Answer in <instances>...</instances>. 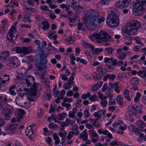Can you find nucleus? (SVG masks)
Here are the masks:
<instances>
[{"instance_id": "f257e3e1", "label": "nucleus", "mask_w": 146, "mask_h": 146, "mask_svg": "<svg viewBox=\"0 0 146 146\" xmlns=\"http://www.w3.org/2000/svg\"><path fill=\"white\" fill-rule=\"evenodd\" d=\"M17 79L20 81L23 80V82L26 84L28 87V99L32 101L36 100V91L39 85V84L35 82V79L32 76H29L27 77L22 73H17Z\"/></svg>"}, {"instance_id": "f03ea898", "label": "nucleus", "mask_w": 146, "mask_h": 146, "mask_svg": "<svg viewBox=\"0 0 146 146\" xmlns=\"http://www.w3.org/2000/svg\"><path fill=\"white\" fill-rule=\"evenodd\" d=\"M105 20L104 17H100V15L97 12L93 10L88 11L85 15L84 18V24L87 27L91 26L88 28L89 31H94L97 24H100Z\"/></svg>"}, {"instance_id": "7ed1b4c3", "label": "nucleus", "mask_w": 146, "mask_h": 146, "mask_svg": "<svg viewBox=\"0 0 146 146\" xmlns=\"http://www.w3.org/2000/svg\"><path fill=\"white\" fill-rule=\"evenodd\" d=\"M141 26L140 23L137 21H132L127 23L125 29L122 31L124 39L131 41L133 39V37L129 36L136 34Z\"/></svg>"}, {"instance_id": "20e7f679", "label": "nucleus", "mask_w": 146, "mask_h": 146, "mask_svg": "<svg viewBox=\"0 0 146 146\" xmlns=\"http://www.w3.org/2000/svg\"><path fill=\"white\" fill-rule=\"evenodd\" d=\"M89 37L92 40H96L98 43L108 41L111 38V36L104 31H97L91 34Z\"/></svg>"}, {"instance_id": "39448f33", "label": "nucleus", "mask_w": 146, "mask_h": 146, "mask_svg": "<svg viewBox=\"0 0 146 146\" xmlns=\"http://www.w3.org/2000/svg\"><path fill=\"white\" fill-rule=\"evenodd\" d=\"M106 23L110 27H114L118 25L119 20L118 17L115 14L109 15L106 19Z\"/></svg>"}, {"instance_id": "423d86ee", "label": "nucleus", "mask_w": 146, "mask_h": 146, "mask_svg": "<svg viewBox=\"0 0 146 146\" xmlns=\"http://www.w3.org/2000/svg\"><path fill=\"white\" fill-rule=\"evenodd\" d=\"M16 28L14 27H12L9 30L8 34L7 36V39L13 42L18 37L17 34H15Z\"/></svg>"}, {"instance_id": "0eeeda50", "label": "nucleus", "mask_w": 146, "mask_h": 146, "mask_svg": "<svg viewBox=\"0 0 146 146\" xmlns=\"http://www.w3.org/2000/svg\"><path fill=\"white\" fill-rule=\"evenodd\" d=\"M44 56L43 54H42L40 56V59L39 60V61L37 62L35 64L37 67L38 70L40 71H42L44 69V68L41 66L45 64L47 62V59L46 56Z\"/></svg>"}, {"instance_id": "6e6552de", "label": "nucleus", "mask_w": 146, "mask_h": 146, "mask_svg": "<svg viewBox=\"0 0 146 146\" xmlns=\"http://www.w3.org/2000/svg\"><path fill=\"white\" fill-rule=\"evenodd\" d=\"M132 0H120L115 4V7L121 9L126 8L128 7L129 3Z\"/></svg>"}, {"instance_id": "1a4fd4ad", "label": "nucleus", "mask_w": 146, "mask_h": 146, "mask_svg": "<svg viewBox=\"0 0 146 146\" xmlns=\"http://www.w3.org/2000/svg\"><path fill=\"white\" fill-rule=\"evenodd\" d=\"M135 5L137 9L143 11H146V0H136Z\"/></svg>"}, {"instance_id": "9d476101", "label": "nucleus", "mask_w": 146, "mask_h": 146, "mask_svg": "<svg viewBox=\"0 0 146 146\" xmlns=\"http://www.w3.org/2000/svg\"><path fill=\"white\" fill-rule=\"evenodd\" d=\"M9 66L11 68H15L17 67L19 65L20 62L19 61L17 58L12 57L9 59Z\"/></svg>"}, {"instance_id": "9b49d317", "label": "nucleus", "mask_w": 146, "mask_h": 146, "mask_svg": "<svg viewBox=\"0 0 146 146\" xmlns=\"http://www.w3.org/2000/svg\"><path fill=\"white\" fill-rule=\"evenodd\" d=\"M11 110L10 109L4 108L1 111L2 115L4 116V119L6 121L9 120L11 118L10 115Z\"/></svg>"}, {"instance_id": "f8f14e48", "label": "nucleus", "mask_w": 146, "mask_h": 146, "mask_svg": "<svg viewBox=\"0 0 146 146\" xmlns=\"http://www.w3.org/2000/svg\"><path fill=\"white\" fill-rule=\"evenodd\" d=\"M67 3L69 5H72L71 7L75 10L80 8V4L75 1V0H68L67 1Z\"/></svg>"}, {"instance_id": "ddd939ff", "label": "nucleus", "mask_w": 146, "mask_h": 146, "mask_svg": "<svg viewBox=\"0 0 146 146\" xmlns=\"http://www.w3.org/2000/svg\"><path fill=\"white\" fill-rule=\"evenodd\" d=\"M16 126L14 124L8 125L6 130L8 133L11 134L15 133L16 132Z\"/></svg>"}, {"instance_id": "4468645a", "label": "nucleus", "mask_w": 146, "mask_h": 146, "mask_svg": "<svg viewBox=\"0 0 146 146\" xmlns=\"http://www.w3.org/2000/svg\"><path fill=\"white\" fill-rule=\"evenodd\" d=\"M83 139L86 141V144H89L91 143L90 140H88V133L86 129L84 130L83 132Z\"/></svg>"}, {"instance_id": "2eb2a0df", "label": "nucleus", "mask_w": 146, "mask_h": 146, "mask_svg": "<svg viewBox=\"0 0 146 146\" xmlns=\"http://www.w3.org/2000/svg\"><path fill=\"white\" fill-rule=\"evenodd\" d=\"M91 49L92 54L96 55L98 54L103 50L102 48H95L93 45L92 46Z\"/></svg>"}, {"instance_id": "dca6fc26", "label": "nucleus", "mask_w": 146, "mask_h": 146, "mask_svg": "<svg viewBox=\"0 0 146 146\" xmlns=\"http://www.w3.org/2000/svg\"><path fill=\"white\" fill-rule=\"evenodd\" d=\"M72 111H70L68 114V116L70 118L73 119L76 118L77 117L76 116V114L77 112V110L76 108H74Z\"/></svg>"}, {"instance_id": "f3484780", "label": "nucleus", "mask_w": 146, "mask_h": 146, "mask_svg": "<svg viewBox=\"0 0 146 146\" xmlns=\"http://www.w3.org/2000/svg\"><path fill=\"white\" fill-rule=\"evenodd\" d=\"M25 133L26 135L32 139L31 136L34 134V133L33 130L31 129V128L27 127Z\"/></svg>"}, {"instance_id": "a211bd4d", "label": "nucleus", "mask_w": 146, "mask_h": 146, "mask_svg": "<svg viewBox=\"0 0 146 146\" xmlns=\"http://www.w3.org/2000/svg\"><path fill=\"white\" fill-rule=\"evenodd\" d=\"M129 113L133 115H135L137 114V111L134 108V106H130L129 107Z\"/></svg>"}, {"instance_id": "6ab92c4d", "label": "nucleus", "mask_w": 146, "mask_h": 146, "mask_svg": "<svg viewBox=\"0 0 146 146\" xmlns=\"http://www.w3.org/2000/svg\"><path fill=\"white\" fill-rule=\"evenodd\" d=\"M9 52L8 51H6V52H3L2 56H0V58L2 60V58L4 61H5L6 58L8 57H9L10 56Z\"/></svg>"}, {"instance_id": "aec40b11", "label": "nucleus", "mask_w": 146, "mask_h": 146, "mask_svg": "<svg viewBox=\"0 0 146 146\" xmlns=\"http://www.w3.org/2000/svg\"><path fill=\"white\" fill-rule=\"evenodd\" d=\"M13 50L18 53H23V47L15 46L13 48Z\"/></svg>"}, {"instance_id": "412c9836", "label": "nucleus", "mask_w": 146, "mask_h": 146, "mask_svg": "<svg viewBox=\"0 0 146 146\" xmlns=\"http://www.w3.org/2000/svg\"><path fill=\"white\" fill-rule=\"evenodd\" d=\"M3 79L4 80H1L0 81V83L2 85V84H5L6 82L10 80V78L9 75L5 74L3 76Z\"/></svg>"}, {"instance_id": "4be33fe9", "label": "nucleus", "mask_w": 146, "mask_h": 146, "mask_svg": "<svg viewBox=\"0 0 146 146\" xmlns=\"http://www.w3.org/2000/svg\"><path fill=\"white\" fill-rule=\"evenodd\" d=\"M129 92L128 90H125L123 92V95L124 97L129 101H130L131 99L129 96Z\"/></svg>"}, {"instance_id": "5701e85b", "label": "nucleus", "mask_w": 146, "mask_h": 146, "mask_svg": "<svg viewBox=\"0 0 146 146\" xmlns=\"http://www.w3.org/2000/svg\"><path fill=\"white\" fill-rule=\"evenodd\" d=\"M93 45L87 41L83 40V47L85 48H90L91 49Z\"/></svg>"}, {"instance_id": "b1692460", "label": "nucleus", "mask_w": 146, "mask_h": 146, "mask_svg": "<svg viewBox=\"0 0 146 146\" xmlns=\"http://www.w3.org/2000/svg\"><path fill=\"white\" fill-rule=\"evenodd\" d=\"M43 26L42 27V29L44 30H47L50 27V25L48 22L43 21L42 22Z\"/></svg>"}, {"instance_id": "393cba45", "label": "nucleus", "mask_w": 146, "mask_h": 146, "mask_svg": "<svg viewBox=\"0 0 146 146\" xmlns=\"http://www.w3.org/2000/svg\"><path fill=\"white\" fill-rule=\"evenodd\" d=\"M139 82V79L137 77L132 78L131 79V84L133 85H137Z\"/></svg>"}, {"instance_id": "a878e982", "label": "nucleus", "mask_w": 146, "mask_h": 146, "mask_svg": "<svg viewBox=\"0 0 146 146\" xmlns=\"http://www.w3.org/2000/svg\"><path fill=\"white\" fill-rule=\"evenodd\" d=\"M82 115V113L80 112H79L78 113L76 116L77 117L75 119L77 120V123L78 124L82 123V121H81V118Z\"/></svg>"}, {"instance_id": "bb28decb", "label": "nucleus", "mask_w": 146, "mask_h": 146, "mask_svg": "<svg viewBox=\"0 0 146 146\" xmlns=\"http://www.w3.org/2000/svg\"><path fill=\"white\" fill-rule=\"evenodd\" d=\"M32 50L31 47H23V53L28 54L31 53Z\"/></svg>"}, {"instance_id": "cd10ccee", "label": "nucleus", "mask_w": 146, "mask_h": 146, "mask_svg": "<svg viewBox=\"0 0 146 146\" xmlns=\"http://www.w3.org/2000/svg\"><path fill=\"white\" fill-rule=\"evenodd\" d=\"M93 77L95 80L97 81L101 79L102 77V75L99 74H97L95 72H94L92 73Z\"/></svg>"}, {"instance_id": "c85d7f7f", "label": "nucleus", "mask_w": 146, "mask_h": 146, "mask_svg": "<svg viewBox=\"0 0 146 146\" xmlns=\"http://www.w3.org/2000/svg\"><path fill=\"white\" fill-rule=\"evenodd\" d=\"M137 123V126L139 128H144L145 124V123L143 120H141L138 121Z\"/></svg>"}, {"instance_id": "c756f323", "label": "nucleus", "mask_w": 146, "mask_h": 146, "mask_svg": "<svg viewBox=\"0 0 146 146\" xmlns=\"http://www.w3.org/2000/svg\"><path fill=\"white\" fill-rule=\"evenodd\" d=\"M59 126L56 124L52 122L48 125V127L51 129H54L58 128Z\"/></svg>"}, {"instance_id": "7c9ffc66", "label": "nucleus", "mask_w": 146, "mask_h": 146, "mask_svg": "<svg viewBox=\"0 0 146 146\" xmlns=\"http://www.w3.org/2000/svg\"><path fill=\"white\" fill-rule=\"evenodd\" d=\"M70 128L71 130L75 131L78 129V127L72 121L70 124Z\"/></svg>"}, {"instance_id": "2f4dec72", "label": "nucleus", "mask_w": 146, "mask_h": 146, "mask_svg": "<svg viewBox=\"0 0 146 146\" xmlns=\"http://www.w3.org/2000/svg\"><path fill=\"white\" fill-rule=\"evenodd\" d=\"M27 72V70L24 68H22L21 69L19 68L17 71V73H22V74L24 75L25 76Z\"/></svg>"}, {"instance_id": "473e14b6", "label": "nucleus", "mask_w": 146, "mask_h": 146, "mask_svg": "<svg viewBox=\"0 0 146 146\" xmlns=\"http://www.w3.org/2000/svg\"><path fill=\"white\" fill-rule=\"evenodd\" d=\"M124 52H122L119 54L118 55V58L120 60H124L125 59L126 57V55Z\"/></svg>"}, {"instance_id": "72a5a7b5", "label": "nucleus", "mask_w": 146, "mask_h": 146, "mask_svg": "<svg viewBox=\"0 0 146 146\" xmlns=\"http://www.w3.org/2000/svg\"><path fill=\"white\" fill-rule=\"evenodd\" d=\"M116 99L119 104L121 105L123 104V98L122 96H117Z\"/></svg>"}, {"instance_id": "f704fd0d", "label": "nucleus", "mask_w": 146, "mask_h": 146, "mask_svg": "<svg viewBox=\"0 0 146 146\" xmlns=\"http://www.w3.org/2000/svg\"><path fill=\"white\" fill-rule=\"evenodd\" d=\"M65 116L66 115L65 113H61L57 115V118L58 120H63L65 118Z\"/></svg>"}, {"instance_id": "c9c22d12", "label": "nucleus", "mask_w": 146, "mask_h": 146, "mask_svg": "<svg viewBox=\"0 0 146 146\" xmlns=\"http://www.w3.org/2000/svg\"><path fill=\"white\" fill-rule=\"evenodd\" d=\"M114 49L111 47L109 48H107L105 49V51H106L107 53L106 54H111L112 53V52L114 51Z\"/></svg>"}, {"instance_id": "e433bc0d", "label": "nucleus", "mask_w": 146, "mask_h": 146, "mask_svg": "<svg viewBox=\"0 0 146 146\" xmlns=\"http://www.w3.org/2000/svg\"><path fill=\"white\" fill-rule=\"evenodd\" d=\"M68 19L69 20V21L70 22V26L71 27H72L73 26H74L75 25L74 24L76 22V19L75 18H69Z\"/></svg>"}, {"instance_id": "4c0bfd02", "label": "nucleus", "mask_w": 146, "mask_h": 146, "mask_svg": "<svg viewBox=\"0 0 146 146\" xmlns=\"http://www.w3.org/2000/svg\"><path fill=\"white\" fill-rule=\"evenodd\" d=\"M124 129H125V128L124 127L120 126L119 127V129H117L116 132L118 133L123 134V130Z\"/></svg>"}, {"instance_id": "58836bf2", "label": "nucleus", "mask_w": 146, "mask_h": 146, "mask_svg": "<svg viewBox=\"0 0 146 146\" xmlns=\"http://www.w3.org/2000/svg\"><path fill=\"white\" fill-rule=\"evenodd\" d=\"M99 114V118H100L102 116H104L105 113V110L104 109H102L98 111Z\"/></svg>"}, {"instance_id": "ea45409f", "label": "nucleus", "mask_w": 146, "mask_h": 146, "mask_svg": "<svg viewBox=\"0 0 146 146\" xmlns=\"http://www.w3.org/2000/svg\"><path fill=\"white\" fill-rule=\"evenodd\" d=\"M106 68L108 69L109 72L112 71L114 69V67L112 64L109 65L108 64L106 65Z\"/></svg>"}, {"instance_id": "a19ab883", "label": "nucleus", "mask_w": 146, "mask_h": 146, "mask_svg": "<svg viewBox=\"0 0 146 146\" xmlns=\"http://www.w3.org/2000/svg\"><path fill=\"white\" fill-rule=\"evenodd\" d=\"M97 68V70L98 72L102 74L103 75H104L105 73L104 72L105 69L101 67L100 66H98Z\"/></svg>"}, {"instance_id": "79ce46f5", "label": "nucleus", "mask_w": 146, "mask_h": 146, "mask_svg": "<svg viewBox=\"0 0 146 146\" xmlns=\"http://www.w3.org/2000/svg\"><path fill=\"white\" fill-rule=\"evenodd\" d=\"M57 116H56L54 114H52L51 118L54 121L55 123H60V121H58L56 119L57 118Z\"/></svg>"}, {"instance_id": "37998d69", "label": "nucleus", "mask_w": 146, "mask_h": 146, "mask_svg": "<svg viewBox=\"0 0 146 146\" xmlns=\"http://www.w3.org/2000/svg\"><path fill=\"white\" fill-rule=\"evenodd\" d=\"M97 98V96L95 94H94L90 96L89 99L91 102H93L96 101V100Z\"/></svg>"}, {"instance_id": "c03bdc74", "label": "nucleus", "mask_w": 146, "mask_h": 146, "mask_svg": "<svg viewBox=\"0 0 146 146\" xmlns=\"http://www.w3.org/2000/svg\"><path fill=\"white\" fill-rule=\"evenodd\" d=\"M23 21L24 22H29L31 23L32 20H31L28 17L25 16L23 18Z\"/></svg>"}, {"instance_id": "a18cd8bd", "label": "nucleus", "mask_w": 146, "mask_h": 146, "mask_svg": "<svg viewBox=\"0 0 146 146\" xmlns=\"http://www.w3.org/2000/svg\"><path fill=\"white\" fill-rule=\"evenodd\" d=\"M63 87L66 90H69L70 87V86L69 85V84L68 82H66L63 85Z\"/></svg>"}, {"instance_id": "49530a36", "label": "nucleus", "mask_w": 146, "mask_h": 146, "mask_svg": "<svg viewBox=\"0 0 146 146\" xmlns=\"http://www.w3.org/2000/svg\"><path fill=\"white\" fill-rule=\"evenodd\" d=\"M129 129L132 132H134L137 128L136 126H133L132 125H130L128 127Z\"/></svg>"}, {"instance_id": "de8ad7c7", "label": "nucleus", "mask_w": 146, "mask_h": 146, "mask_svg": "<svg viewBox=\"0 0 146 146\" xmlns=\"http://www.w3.org/2000/svg\"><path fill=\"white\" fill-rule=\"evenodd\" d=\"M35 0H27V3L29 5L33 6L35 5Z\"/></svg>"}, {"instance_id": "09e8293b", "label": "nucleus", "mask_w": 146, "mask_h": 146, "mask_svg": "<svg viewBox=\"0 0 146 146\" xmlns=\"http://www.w3.org/2000/svg\"><path fill=\"white\" fill-rule=\"evenodd\" d=\"M40 9L42 11H48L49 10V8L47 5L44 6H40Z\"/></svg>"}, {"instance_id": "8fccbe9b", "label": "nucleus", "mask_w": 146, "mask_h": 146, "mask_svg": "<svg viewBox=\"0 0 146 146\" xmlns=\"http://www.w3.org/2000/svg\"><path fill=\"white\" fill-rule=\"evenodd\" d=\"M94 128L93 127V129H92V130H90V131L92 135L94 137H97L98 138V134L96 133V132L94 131Z\"/></svg>"}, {"instance_id": "3c124183", "label": "nucleus", "mask_w": 146, "mask_h": 146, "mask_svg": "<svg viewBox=\"0 0 146 146\" xmlns=\"http://www.w3.org/2000/svg\"><path fill=\"white\" fill-rule=\"evenodd\" d=\"M98 96L102 100H104L105 99H106L107 98V97L106 96H104L103 94L100 92L98 93Z\"/></svg>"}, {"instance_id": "603ef678", "label": "nucleus", "mask_w": 146, "mask_h": 146, "mask_svg": "<svg viewBox=\"0 0 146 146\" xmlns=\"http://www.w3.org/2000/svg\"><path fill=\"white\" fill-rule=\"evenodd\" d=\"M142 131L141 130L137 127L134 132L135 133V134L140 136L141 134H143V133H141Z\"/></svg>"}, {"instance_id": "864d4df0", "label": "nucleus", "mask_w": 146, "mask_h": 146, "mask_svg": "<svg viewBox=\"0 0 146 146\" xmlns=\"http://www.w3.org/2000/svg\"><path fill=\"white\" fill-rule=\"evenodd\" d=\"M112 59H113V58H108L106 57L104 58V62L106 63L108 62L109 63H111Z\"/></svg>"}, {"instance_id": "5fc2aeb1", "label": "nucleus", "mask_w": 146, "mask_h": 146, "mask_svg": "<svg viewBox=\"0 0 146 146\" xmlns=\"http://www.w3.org/2000/svg\"><path fill=\"white\" fill-rule=\"evenodd\" d=\"M55 107L54 106H53L52 104H51L50 110L49 111V113H51L52 112H54L55 111Z\"/></svg>"}, {"instance_id": "6e6d98bb", "label": "nucleus", "mask_w": 146, "mask_h": 146, "mask_svg": "<svg viewBox=\"0 0 146 146\" xmlns=\"http://www.w3.org/2000/svg\"><path fill=\"white\" fill-rule=\"evenodd\" d=\"M98 119H99L96 118V120L94 121L92 124V125L95 127H98L100 126V124H99V123H97V124H96L97 121Z\"/></svg>"}, {"instance_id": "4d7b16f0", "label": "nucleus", "mask_w": 146, "mask_h": 146, "mask_svg": "<svg viewBox=\"0 0 146 146\" xmlns=\"http://www.w3.org/2000/svg\"><path fill=\"white\" fill-rule=\"evenodd\" d=\"M84 116L86 118H88L90 116L88 109H86L84 111Z\"/></svg>"}, {"instance_id": "13d9d810", "label": "nucleus", "mask_w": 146, "mask_h": 146, "mask_svg": "<svg viewBox=\"0 0 146 146\" xmlns=\"http://www.w3.org/2000/svg\"><path fill=\"white\" fill-rule=\"evenodd\" d=\"M115 104V100L114 98H111L109 100L108 104L110 105H112Z\"/></svg>"}, {"instance_id": "bf43d9fd", "label": "nucleus", "mask_w": 146, "mask_h": 146, "mask_svg": "<svg viewBox=\"0 0 146 146\" xmlns=\"http://www.w3.org/2000/svg\"><path fill=\"white\" fill-rule=\"evenodd\" d=\"M108 74V78L109 79L113 80L114 79L116 78V76L114 74L111 75L109 74Z\"/></svg>"}, {"instance_id": "052dcab7", "label": "nucleus", "mask_w": 146, "mask_h": 146, "mask_svg": "<svg viewBox=\"0 0 146 146\" xmlns=\"http://www.w3.org/2000/svg\"><path fill=\"white\" fill-rule=\"evenodd\" d=\"M75 133H74V132L72 131H70L67 137L68 139H70L71 137L74 136V134Z\"/></svg>"}, {"instance_id": "680f3d73", "label": "nucleus", "mask_w": 146, "mask_h": 146, "mask_svg": "<svg viewBox=\"0 0 146 146\" xmlns=\"http://www.w3.org/2000/svg\"><path fill=\"white\" fill-rule=\"evenodd\" d=\"M52 141L51 138L49 137L47 138L46 140V142L49 145L52 146V145L51 143V142Z\"/></svg>"}, {"instance_id": "e2e57ef3", "label": "nucleus", "mask_w": 146, "mask_h": 146, "mask_svg": "<svg viewBox=\"0 0 146 146\" xmlns=\"http://www.w3.org/2000/svg\"><path fill=\"white\" fill-rule=\"evenodd\" d=\"M35 18L38 21H41L42 19V17L41 16L37 15H35Z\"/></svg>"}, {"instance_id": "0e129e2a", "label": "nucleus", "mask_w": 146, "mask_h": 146, "mask_svg": "<svg viewBox=\"0 0 146 146\" xmlns=\"http://www.w3.org/2000/svg\"><path fill=\"white\" fill-rule=\"evenodd\" d=\"M60 77L64 81H67L68 80V78L66 76L65 74H62L60 75Z\"/></svg>"}, {"instance_id": "69168bd1", "label": "nucleus", "mask_w": 146, "mask_h": 146, "mask_svg": "<svg viewBox=\"0 0 146 146\" xmlns=\"http://www.w3.org/2000/svg\"><path fill=\"white\" fill-rule=\"evenodd\" d=\"M48 16L49 17L52 19H54L56 17V16L54 14L51 13H50L48 14Z\"/></svg>"}, {"instance_id": "338daca9", "label": "nucleus", "mask_w": 146, "mask_h": 146, "mask_svg": "<svg viewBox=\"0 0 146 146\" xmlns=\"http://www.w3.org/2000/svg\"><path fill=\"white\" fill-rule=\"evenodd\" d=\"M134 106V108L137 111H140L141 109L140 105L139 104L137 105Z\"/></svg>"}, {"instance_id": "774afa93", "label": "nucleus", "mask_w": 146, "mask_h": 146, "mask_svg": "<svg viewBox=\"0 0 146 146\" xmlns=\"http://www.w3.org/2000/svg\"><path fill=\"white\" fill-rule=\"evenodd\" d=\"M101 3L102 4L104 5H106L109 3V0H101Z\"/></svg>"}]
</instances>
